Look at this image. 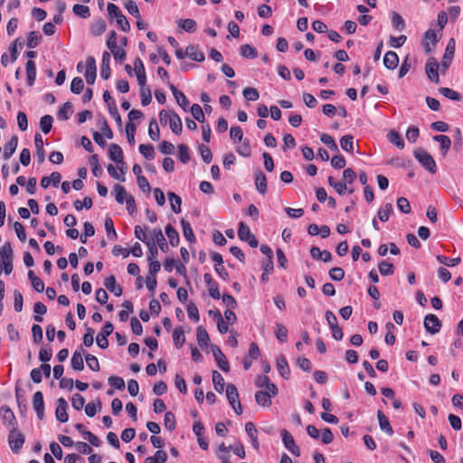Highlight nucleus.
<instances>
[{"label":"nucleus","instance_id":"obj_3","mask_svg":"<svg viewBox=\"0 0 463 463\" xmlns=\"http://www.w3.org/2000/svg\"><path fill=\"white\" fill-rule=\"evenodd\" d=\"M25 438L15 427L9 432L8 442L12 451L17 454L23 448Z\"/></svg>","mask_w":463,"mask_h":463},{"label":"nucleus","instance_id":"obj_49","mask_svg":"<svg viewBox=\"0 0 463 463\" xmlns=\"http://www.w3.org/2000/svg\"><path fill=\"white\" fill-rule=\"evenodd\" d=\"M241 54L247 59H254L258 56V52L250 44H243L241 46Z\"/></svg>","mask_w":463,"mask_h":463},{"label":"nucleus","instance_id":"obj_48","mask_svg":"<svg viewBox=\"0 0 463 463\" xmlns=\"http://www.w3.org/2000/svg\"><path fill=\"white\" fill-rule=\"evenodd\" d=\"M275 335L280 342L286 343L288 341V329L281 323H276Z\"/></svg>","mask_w":463,"mask_h":463},{"label":"nucleus","instance_id":"obj_60","mask_svg":"<svg viewBox=\"0 0 463 463\" xmlns=\"http://www.w3.org/2000/svg\"><path fill=\"white\" fill-rule=\"evenodd\" d=\"M320 140L324 143L329 149L333 151H338V146L334 140V138L328 134H322L320 136Z\"/></svg>","mask_w":463,"mask_h":463},{"label":"nucleus","instance_id":"obj_61","mask_svg":"<svg viewBox=\"0 0 463 463\" xmlns=\"http://www.w3.org/2000/svg\"><path fill=\"white\" fill-rule=\"evenodd\" d=\"M191 113L194 117V118L201 123H203L205 119L204 113L198 104H194L191 109Z\"/></svg>","mask_w":463,"mask_h":463},{"label":"nucleus","instance_id":"obj_5","mask_svg":"<svg viewBox=\"0 0 463 463\" xmlns=\"http://www.w3.org/2000/svg\"><path fill=\"white\" fill-rule=\"evenodd\" d=\"M455 47H456L455 40L453 38H450L447 44L445 53L442 57V61H441L442 73H445V71L449 69V67L451 64V61H452V59H453L454 53H455Z\"/></svg>","mask_w":463,"mask_h":463},{"label":"nucleus","instance_id":"obj_63","mask_svg":"<svg viewBox=\"0 0 463 463\" xmlns=\"http://www.w3.org/2000/svg\"><path fill=\"white\" fill-rule=\"evenodd\" d=\"M242 94L247 100L255 101L260 98L258 90L251 87L245 88Z\"/></svg>","mask_w":463,"mask_h":463},{"label":"nucleus","instance_id":"obj_15","mask_svg":"<svg viewBox=\"0 0 463 463\" xmlns=\"http://www.w3.org/2000/svg\"><path fill=\"white\" fill-rule=\"evenodd\" d=\"M104 286L116 297L122 295L123 289L120 286L117 285L116 277L114 275H111L105 279Z\"/></svg>","mask_w":463,"mask_h":463},{"label":"nucleus","instance_id":"obj_26","mask_svg":"<svg viewBox=\"0 0 463 463\" xmlns=\"http://www.w3.org/2000/svg\"><path fill=\"white\" fill-rule=\"evenodd\" d=\"M226 397L230 404H234L239 401V392L233 383H228L226 386Z\"/></svg>","mask_w":463,"mask_h":463},{"label":"nucleus","instance_id":"obj_17","mask_svg":"<svg viewBox=\"0 0 463 463\" xmlns=\"http://www.w3.org/2000/svg\"><path fill=\"white\" fill-rule=\"evenodd\" d=\"M110 54L108 52H104L101 60L100 76L103 80H108L110 77Z\"/></svg>","mask_w":463,"mask_h":463},{"label":"nucleus","instance_id":"obj_42","mask_svg":"<svg viewBox=\"0 0 463 463\" xmlns=\"http://www.w3.org/2000/svg\"><path fill=\"white\" fill-rule=\"evenodd\" d=\"M115 198L118 203H123L128 198L127 191L124 186L120 184H116L114 186Z\"/></svg>","mask_w":463,"mask_h":463},{"label":"nucleus","instance_id":"obj_23","mask_svg":"<svg viewBox=\"0 0 463 463\" xmlns=\"http://www.w3.org/2000/svg\"><path fill=\"white\" fill-rule=\"evenodd\" d=\"M196 339L201 347L207 346L210 342L209 335L204 327L199 326L196 328Z\"/></svg>","mask_w":463,"mask_h":463},{"label":"nucleus","instance_id":"obj_35","mask_svg":"<svg viewBox=\"0 0 463 463\" xmlns=\"http://www.w3.org/2000/svg\"><path fill=\"white\" fill-rule=\"evenodd\" d=\"M173 340H174L175 345L177 348H180L184 345V344L185 342V336H184V330L181 326H177L175 328V330L173 332Z\"/></svg>","mask_w":463,"mask_h":463},{"label":"nucleus","instance_id":"obj_1","mask_svg":"<svg viewBox=\"0 0 463 463\" xmlns=\"http://www.w3.org/2000/svg\"><path fill=\"white\" fill-rule=\"evenodd\" d=\"M107 10L109 17L117 20V24L123 32L128 33L130 31V24L118 5L109 3Z\"/></svg>","mask_w":463,"mask_h":463},{"label":"nucleus","instance_id":"obj_14","mask_svg":"<svg viewBox=\"0 0 463 463\" xmlns=\"http://www.w3.org/2000/svg\"><path fill=\"white\" fill-rule=\"evenodd\" d=\"M277 369L281 377H283L284 379L289 378L290 369L287 362V359L283 354H279L277 357Z\"/></svg>","mask_w":463,"mask_h":463},{"label":"nucleus","instance_id":"obj_18","mask_svg":"<svg viewBox=\"0 0 463 463\" xmlns=\"http://www.w3.org/2000/svg\"><path fill=\"white\" fill-rule=\"evenodd\" d=\"M255 186L258 192L264 194L267 192V178L260 170L255 172Z\"/></svg>","mask_w":463,"mask_h":463},{"label":"nucleus","instance_id":"obj_7","mask_svg":"<svg viewBox=\"0 0 463 463\" xmlns=\"http://www.w3.org/2000/svg\"><path fill=\"white\" fill-rule=\"evenodd\" d=\"M424 327L427 332L435 335L439 333L441 328V321L436 315L429 314L424 317Z\"/></svg>","mask_w":463,"mask_h":463},{"label":"nucleus","instance_id":"obj_62","mask_svg":"<svg viewBox=\"0 0 463 463\" xmlns=\"http://www.w3.org/2000/svg\"><path fill=\"white\" fill-rule=\"evenodd\" d=\"M0 255L3 260H13V249L10 242H5L1 246Z\"/></svg>","mask_w":463,"mask_h":463},{"label":"nucleus","instance_id":"obj_9","mask_svg":"<svg viewBox=\"0 0 463 463\" xmlns=\"http://www.w3.org/2000/svg\"><path fill=\"white\" fill-rule=\"evenodd\" d=\"M97 76L96 61L92 56H90L86 60V71L85 79L88 84L92 85L95 82Z\"/></svg>","mask_w":463,"mask_h":463},{"label":"nucleus","instance_id":"obj_27","mask_svg":"<svg viewBox=\"0 0 463 463\" xmlns=\"http://www.w3.org/2000/svg\"><path fill=\"white\" fill-rule=\"evenodd\" d=\"M168 199L171 204V209L175 213H181V204H182V199L179 195L175 194L174 192H169L167 194Z\"/></svg>","mask_w":463,"mask_h":463},{"label":"nucleus","instance_id":"obj_43","mask_svg":"<svg viewBox=\"0 0 463 463\" xmlns=\"http://www.w3.org/2000/svg\"><path fill=\"white\" fill-rule=\"evenodd\" d=\"M42 40V35L35 31H32L28 33L27 36V47L30 49L35 48Z\"/></svg>","mask_w":463,"mask_h":463},{"label":"nucleus","instance_id":"obj_44","mask_svg":"<svg viewBox=\"0 0 463 463\" xmlns=\"http://www.w3.org/2000/svg\"><path fill=\"white\" fill-rule=\"evenodd\" d=\"M53 118L51 115H45L40 119V128L44 134H48L52 127Z\"/></svg>","mask_w":463,"mask_h":463},{"label":"nucleus","instance_id":"obj_59","mask_svg":"<svg viewBox=\"0 0 463 463\" xmlns=\"http://www.w3.org/2000/svg\"><path fill=\"white\" fill-rule=\"evenodd\" d=\"M85 360L89 368L94 372H98L100 369L99 360L93 354H85Z\"/></svg>","mask_w":463,"mask_h":463},{"label":"nucleus","instance_id":"obj_31","mask_svg":"<svg viewBox=\"0 0 463 463\" xmlns=\"http://www.w3.org/2000/svg\"><path fill=\"white\" fill-rule=\"evenodd\" d=\"M213 383L215 391L219 393H222L224 391L225 383L223 377L218 371L214 370L213 372Z\"/></svg>","mask_w":463,"mask_h":463},{"label":"nucleus","instance_id":"obj_11","mask_svg":"<svg viewBox=\"0 0 463 463\" xmlns=\"http://www.w3.org/2000/svg\"><path fill=\"white\" fill-rule=\"evenodd\" d=\"M67 408H68V403L66 402V400L64 398H59L57 400V408H56V411H55V416H56V419L57 420H59L60 422H67L68 421V413H67Z\"/></svg>","mask_w":463,"mask_h":463},{"label":"nucleus","instance_id":"obj_29","mask_svg":"<svg viewBox=\"0 0 463 463\" xmlns=\"http://www.w3.org/2000/svg\"><path fill=\"white\" fill-rule=\"evenodd\" d=\"M71 367L72 369L76 371H82L84 369V362L82 358L81 352L79 350H76L71 357Z\"/></svg>","mask_w":463,"mask_h":463},{"label":"nucleus","instance_id":"obj_10","mask_svg":"<svg viewBox=\"0 0 463 463\" xmlns=\"http://www.w3.org/2000/svg\"><path fill=\"white\" fill-rule=\"evenodd\" d=\"M151 241H155L156 245L160 248L163 252H167L169 250L168 244L165 241V235L161 229H154L150 232Z\"/></svg>","mask_w":463,"mask_h":463},{"label":"nucleus","instance_id":"obj_20","mask_svg":"<svg viewBox=\"0 0 463 463\" xmlns=\"http://www.w3.org/2000/svg\"><path fill=\"white\" fill-rule=\"evenodd\" d=\"M377 418H378L380 429L383 431H384L385 433H387L389 436H392L393 434V430L390 424L388 418L385 416V414L382 411H378Z\"/></svg>","mask_w":463,"mask_h":463},{"label":"nucleus","instance_id":"obj_41","mask_svg":"<svg viewBox=\"0 0 463 463\" xmlns=\"http://www.w3.org/2000/svg\"><path fill=\"white\" fill-rule=\"evenodd\" d=\"M33 312L35 313V316L33 317V319L36 322H43V315H44L47 312L46 306L42 302H36L33 306Z\"/></svg>","mask_w":463,"mask_h":463},{"label":"nucleus","instance_id":"obj_56","mask_svg":"<svg viewBox=\"0 0 463 463\" xmlns=\"http://www.w3.org/2000/svg\"><path fill=\"white\" fill-rule=\"evenodd\" d=\"M253 234L250 232V228L244 224L242 222L239 223L238 229V236L240 240L246 241L250 239Z\"/></svg>","mask_w":463,"mask_h":463},{"label":"nucleus","instance_id":"obj_8","mask_svg":"<svg viewBox=\"0 0 463 463\" xmlns=\"http://www.w3.org/2000/svg\"><path fill=\"white\" fill-rule=\"evenodd\" d=\"M212 352L219 368L223 372H229V362L224 354L222 352L221 348L217 345H212Z\"/></svg>","mask_w":463,"mask_h":463},{"label":"nucleus","instance_id":"obj_24","mask_svg":"<svg viewBox=\"0 0 463 463\" xmlns=\"http://www.w3.org/2000/svg\"><path fill=\"white\" fill-rule=\"evenodd\" d=\"M165 234L169 239L171 246L175 247L178 245L180 241L179 233L171 224L165 226Z\"/></svg>","mask_w":463,"mask_h":463},{"label":"nucleus","instance_id":"obj_21","mask_svg":"<svg viewBox=\"0 0 463 463\" xmlns=\"http://www.w3.org/2000/svg\"><path fill=\"white\" fill-rule=\"evenodd\" d=\"M169 127L174 134L180 135L182 133V120L175 112L170 114Z\"/></svg>","mask_w":463,"mask_h":463},{"label":"nucleus","instance_id":"obj_64","mask_svg":"<svg viewBox=\"0 0 463 463\" xmlns=\"http://www.w3.org/2000/svg\"><path fill=\"white\" fill-rule=\"evenodd\" d=\"M392 26L399 31H403L405 29V22L398 13L394 12L392 14Z\"/></svg>","mask_w":463,"mask_h":463},{"label":"nucleus","instance_id":"obj_52","mask_svg":"<svg viewBox=\"0 0 463 463\" xmlns=\"http://www.w3.org/2000/svg\"><path fill=\"white\" fill-rule=\"evenodd\" d=\"M393 208L391 203H387L384 206L378 211V218L382 222H387L389 220V214L392 213Z\"/></svg>","mask_w":463,"mask_h":463},{"label":"nucleus","instance_id":"obj_32","mask_svg":"<svg viewBox=\"0 0 463 463\" xmlns=\"http://www.w3.org/2000/svg\"><path fill=\"white\" fill-rule=\"evenodd\" d=\"M72 113V104L70 101L65 102L58 110L57 117L60 120H68Z\"/></svg>","mask_w":463,"mask_h":463},{"label":"nucleus","instance_id":"obj_54","mask_svg":"<svg viewBox=\"0 0 463 463\" xmlns=\"http://www.w3.org/2000/svg\"><path fill=\"white\" fill-rule=\"evenodd\" d=\"M178 148V159L183 163L186 164L190 160L189 148L186 145L181 144L177 146Z\"/></svg>","mask_w":463,"mask_h":463},{"label":"nucleus","instance_id":"obj_39","mask_svg":"<svg viewBox=\"0 0 463 463\" xmlns=\"http://www.w3.org/2000/svg\"><path fill=\"white\" fill-rule=\"evenodd\" d=\"M139 152L147 160L154 159L156 156L154 146L151 144L139 145Z\"/></svg>","mask_w":463,"mask_h":463},{"label":"nucleus","instance_id":"obj_40","mask_svg":"<svg viewBox=\"0 0 463 463\" xmlns=\"http://www.w3.org/2000/svg\"><path fill=\"white\" fill-rule=\"evenodd\" d=\"M340 146L343 150L353 153L354 152V137L352 135H345L340 139Z\"/></svg>","mask_w":463,"mask_h":463},{"label":"nucleus","instance_id":"obj_46","mask_svg":"<svg viewBox=\"0 0 463 463\" xmlns=\"http://www.w3.org/2000/svg\"><path fill=\"white\" fill-rule=\"evenodd\" d=\"M104 226L107 232V235L109 240H117L118 234L114 228L113 221L110 217H107L104 222Z\"/></svg>","mask_w":463,"mask_h":463},{"label":"nucleus","instance_id":"obj_16","mask_svg":"<svg viewBox=\"0 0 463 463\" xmlns=\"http://www.w3.org/2000/svg\"><path fill=\"white\" fill-rule=\"evenodd\" d=\"M185 54L193 61L202 62L205 60L204 53L198 49V46L190 44L186 47Z\"/></svg>","mask_w":463,"mask_h":463},{"label":"nucleus","instance_id":"obj_53","mask_svg":"<svg viewBox=\"0 0 463 463\" xmlns=\"http://www.w3.org/2000/svg\"><path fill=\"white\" fill-rule=\"evenodd\" d=\"M73 13L81 17V18H89L90 16V8L87 5H74L72 7Z\"/></svg>","mask_w":463,"mask_h":463},{"label":"nucleus","instance_id":"obj_38","mask_svg":"<svg viewBox=\"0 0 463 463\" xmlns=\"http://www.w3.org/2000/svg\"><path fill=\"white\" fill-rule=\"evenodd\" d=\"M167 460V454L164 450H157L153 457H148L145 459V463H165Z\"/></svg>","mask_w":463,"mask_h":463},{"label":"nucleus","instance_id":"obj_50","mask_svg":"<svg viewBox=\"0 0 463 463\" xmlns=\"http://www.w3.org/2000/svg\"><path fill=\"white\" fill-rule=\"evenodd\" d=\"M90 163L91 165V170L94 175V176L99 177L102 175L103 171L100 167L98 155L94 154L90 158Z\"/></svg>","mask_w":463,"mask_h":463},{"label":"nucleus","instance_id":"obj_57","mask_svg":"<svg viewBox=\"0 0 463 463\" xmlns=\"http://www.w3.org/2000/svg\"><path fill=\"white\" fill-rule=\"evenodd\" d=\"M439 93H441L446 98L452 99V100H460L461 96L458 92L447 88V87H441L439 89Z\"/></svg>","mask_w":463,"mask_h":463},{"label":"nucleus","instance_id":"obj_45","mask_svg":"<svg viewBox=\"0 0 463 463\" xmlns=\"http://www.w3.org/2000/svg\"><path fill=\"white\" fill-rule=\"evenodd\" d=\"M388 139L391 143L395 145L398 148L402 149L404 147V142L402 136L394 130L390 131L388 134Z\"/></svg>","mask_w":463,"mask_h":463},{"label":"nucleus","instance_id":"obj_28","mask_svg":"<svg viewBox=\"0 0 463 463\" xmlns=\"http://www.w3.org/2000/svg\"><path fill=\"white\" fill-rule=\"evenodd\" d=\"M107 29L106 22L103 19H99L93 22L90 25V33L95 36H99L105 33Z\"/></svg>","mask_w":463,"mask_h":463},{"label":"nucleus","instance_id":"obj_25","mask_svg":"<svg viewBox=\"0 0 463 463\" xmlns=\"http://www.w3.org/2000/svg\"><path fill=\"white\" fill-rule=\"evenodd\" d=\"M433 139L439 143L440 150H441L443 156H445L448 153V151L449 150L450 146H451L450 138L445 135H437V136L433 137Z\"/></svg>","mask_w":463,"mask_h":463},{"label":"nucleus","instance_id":"obj_55","mask_svg":"<svg viewBox=\"0 0 463 463\" xmlns=\"http://www.w3.org/2000/svg\"><path fill=\"white\" fill-rule=\"evenodd\" d=\"M164 425L169 431H173L175 429V416L172 411L165 412Z\"/></svg>","mask_w":463,"mask_h":463},{"label":"nucleus","instance_id":"obj_51","mask_svg":"<svg viewBox=\"0 0 463 463\" xmlns=\"http://www.w3.org/2000/svg\"><path fill=\"white\" fill-rule=\"evenodd\" d=\"M378 268H379L380 273L383 276H390L394 273V266L386 260H382L379 263Z\"/></svg>","mask_w":463,"mask_h":463},{"label":"nucleus","instance_id":"obj_22","mask_svg":"<svg viewBox=\"0 0 463 463\" xmlns=\"http://www.w3.org/2000/svg\"><path fill=\"white\" fill-rule=\"evenodd\" d=\"M17 145H18V138L16 136H13L5 146L3 157L6 160L9 159L14 153V151L17 147Z\"/></svg>","mask_w":463,"mask_h":463},{"label":"nucleus","instance_id":"obj_58","mask_svg":"<svg viewBox=\"0 0 463 463\" xmlns=\"http://www.w3.org/2000/svg\"><path fill=\"white\" fill-rule=\"evenodd\" d=\"M84 89V82L80 77H75L71 83V91L75 94H80Z\"/></svg>","mask_w":463,"mask_h":463},{"label":"nucleus","instance_id":"obj_13","mask_svg":"<svg viewBox=\"0 0 463 463\" xmlns=\"http://www.w3.org/2000/svg\"><path fill=\"white\" fill-rule=\"evenodd\" d=\"M109 158L118 165H125L122 148L118 144H111L109 148Z\"/></svg>","mask_w":463,"mask_h":463},{"label":"nucleus","instance_id":"obj_36","mask_svg":"<svg viewBox=\"0 0 463 463\" xmlns=\"http://www.w3.org/2000/svg\"><path fill=\"white\" fill-rule=\"evenodd\" d=\"M181 225L183 228V233H184V238L191 243L195 242V236L194 234L191 224L188 222H186L185 220L182 219Z\"/></svg>","mask_w":463,"mask_h":463},{"label":"nucleus","instance_id":"obj_2","mask_svg":"<svg viewBox=\"0 0 463 463\" xmlns=\"http://www.w3.org/2000/svg\"><path fill=\"white\" fill-rule=\"evenodd\" d=\"M414 156L419 163L430 173L435 174L437 172L436 162L430 154L422 148L414 150Z\"/></svg>","mask_w":463,"mask_h":463},{"label":"nucleus","instance_id":"obj_12","mask_svg":"<svg viewBox=\"0 0 463 463\" xmlns=\"http://www.w3.org/2000/svg\"><path fill=\"white\" fill-rule=\"evenodd\" d=\"M33 406L36 411L39 420H43L44 416V401L42 392H36L33 397Z\"/></svg>","mask_w":463,"mask_h":463},{"label":"nucleus","instance_id":"obj_4","mask_svg":"<svg viewBox=\"0 0 463 463\" xmlns=\"http://www.w3.org/2000/svg\"><path fill=\"white\" fill-rule=\"evenodd\" d=\"M114 326L111 322H106L101 328V331L98 334L96 342L99 347L101 349H106L109 346L108 336H109L113 332Z\"/></svg>","mask_w":463,"mask_h":463},{"label":"nucleus","instance_id":"obj_19","mask_svg":"<svg viewBox=\"0 0 463 463\" xmlns=\"http://www.w3.org/2000/svg\"><path fill=\"white\" fill-rule=\"evenodd\" d=\"M399 63V57L395 52L389 51L383 58V65L388 70H394Z\"/></svg>","mask_w":463,"mask_h":463},{"label":"nucleus","instance_id":"obj_6","mask_svg":"<svg viewBox=\"0 0 463 463\" xmlns=\"http://www.w3.org/2000/svg\"><path fill=\"white\" fill-rule=\"evenodd\" d=\"M425 71L428 78L435 83L439 82V63L437 60L434 57H430L427 60L426 65H425Z\"/></svg>","mask_w":463,"mask_h":463},{"label":"nucleus","instance_id":"obj_47","mask_svg":"<svg viewBox=\"0 0 463 463\" xmlns=\"http://www.w3.org/2000/svg\"><path fill=\"white\" fill-rule=\"evenodd\" d=\"M148 135L149 137L154 141H157L160 138L159 128L155 118H153L149 123Z\"/></svg>","mask_w":463,"mask_h":463},{"label":"nucleus","instance_id":"obj_34","mask_svg":"<svg viewBox=\"0 0 463 463\" xmlns=\"http://www.w3.org/2000/svg\"><path fill=\"white\" fill-rule=\"evenodd\" d=\"M178 27L182 28L187 33H194L196 31V22L193 19H180L177 21Z\"/></svg>","mask_w":463,"mask_h":463},{"label":"nucleus","instance_id":"obj_37","mask_svg":"<svg viewBox=\"0 0 463 463\" xmlns=\"http://www.w3.org/2000/svg\"><path fill=\"white\" fill-rule=\"evenodd\" d=\"M271 396L263 391H258L255 393V400L257 403L263 407H269L271 404Z\"/></svg>","mask_w":463,"mask_h":463},{"label":"nucleus","instance_id":"obj_30","mask_svg":"<svg viewBox=\"0 0 463 463\" xmlns=\"http://www.w3.org/2000/svg\"><path fill=\"white\" fill-rule=\"evenodd\" d=\"M0 413L2 415V419L5 422H9L13 426L16 424L15 416L13 411L6 405H4L0 408Z\"/></svg>","mask_w":463,"mask_h":463},{"label":"nucleus","instance_id":"obj_33","mask_svg":"<svg viewBox=\"0 0 463 463\" xmlns=\"http://www.w3.org/2000/svg\"><path fill=\"white\" fill-rule=\"evenodd\" d=\"M27 84L32 86L36 78V66L34 61L29 60L26 62Z\"/></svg>","mask_w":463,"mask_h":463}]
</instances>
